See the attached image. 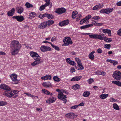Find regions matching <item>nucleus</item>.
<instances>
[{
    "label": "nucleus",
    "instance_id": "nucleus-4",
    "mask_svg": "<svg viewBox=\"0 0 121 121\" xmlns=\"http://www.w3.org/2000/svg\"><path fill=\"white\" fill-rule=\"evenodd\" d=\"M57 97L58 98L60 99H61L63 100V102L65 104L67 102L66 100L67 97L66 95L63 94V92H60L58 94Z\"/></svg>",
    "mask_w": 121,
    "mask_h": 121
},
{
    "label": "nucleus",
    "instance_id": "nucleus-11",
    "mask_svg": "<svg viewBox=\"0 0 121 121\" xmlns=\"http://www.w3.org/2000/svg\"><path fill=\"white\" fill-rule=\"evenodd\" d=\"M40 50L43 52H45L51 51V48L49 47L44 45L40 47Z\"/></svg>",
    "mask_w": 121,
    "mask_h": 121
},
{
    "label": "nucleus",
    "instance_id": "nucleus-44",
    "mask_svg": "<svg viewBox=\"0 0 121 121\" xmlns=\"http://www.w3.org/2000/svg\"><path fill=\"white\" fill-rule=\"evenodd\" d=\"M47 17L49 19H52L54 17L52 14L48 13Z\"/></svg>",
    "mask_w": 121,
    "mask_h": 121
},
{
    "label": "nucleus",
    "instance_id": "nucleus-28",
    "mask_svg": "<svg viewBox=\"0 0 121 121\" xmlns=\"http://www.w3.org/2000/svg\"><path fill=\"white\" fill-rule=\"evenodd\" d=\"M90 93L89 91H85L82 94L83 96L85 97H88L90 95Z\"/></svg>",
    "mask_w": 121,
    "mask_h": 121
},
{
    "label": "nucleus",
    "instance_id": "nucleus-41",
    "mask_svg": "<svg viewBox=\"0 0 121 121\" xmlns=\"http://www.w3.org/2000/svg\"><path fill=\"white\" fill-rule=\"evenodd\" d=\"M51 46L54 49H55L56 50L59 51L60 50V49L56 45H54L52 44V43L51 44Z\"/></svg>",
    "mask_w": 121,
    "mask_h": 121
},
{
    "label": "nucleus",
    "instance_id": "nucleus-61",
    "mask_svg": "<svg viewBox=\"0 0 121 121\" xmlns=\"http://www.w3.org/2000/svg\"><path fill=\"white\" fill-rule=\"evenodd\" d=\"M112 63L114 65H116L117 64L118 62L117 61L114 60H113Z\"/></svg>",
    "mask_w": 121,
    "mask_h": 121
},
{
    "label": "nucleus",
    "instance_id": "nucleus-18",
    "mask_svg": "<svg viewBox=\"0 0 121 121\" xmlns=\"http://www.w3.org/2000/svg\"><path fill=\"white\" fill-rule=\"evenodd\" d=\"M66 60V62L70 65L72 66H74L75 65V62L71 60L70 58H67Z\"/></svg>",
    "mask_w": 121,
    "mask_h": 121
},
{
    "label": "nucleus",
    "instance_id": "nucleus-19",
    "mask_svg": "<svg viewBox=\"0 0 121 121\" xmlns=\"http://www.w3.org/2000/svg\"><path fill=\"white\" fill-rule=\"evenodd\" d=\"M102 31L104 33L108 34L109 36H110L111 35V31L110 30L103 29H102Z\"/></svg>",
    "mask_w": 121,
    "mask_h": 121
},
{
    "label": "nucleus",
    "instance_id": "nucleus-20",
    "mask_svg": "<svg viewBox=\"0 0 121 121\" xmlns=\"http://www.w3.org/2000/svg\"><path fill=\"white\" fill-rule=\"evenodd\" d=\"M15 9L14 8H12L11 10L8 12L7 14L8 16H12L15 12Z\"/></svg>",
    "mask_w": 121,
    "mask_h": 121
},
{
    "label": "nucleus",
    "instance_id": "nucleus-27",
    "mask_svg": "<svg viewBox=\"0 0 121 121\" xmlns=\"http://www.w3.org/2000/svg\"><path fill=\"white\" fill-rule=\"evenodd\" d=\"M82 77L81 76H76L72 78L70 80L71 81H78Z\"/></svg>",
    "mask_w": 121,
    "mask_h": 121
},
{
    "label": "nucleus",
    "instance_id": "nucleus-6",
    "mask_svg": "<svg viewBox=\"0 0 121 121\" xmlns=\"http://www.w3.org/2000/svg\"><path fill=\"white\" fill-rule=\"evenodd\" d=\"M30 55L35 60H40V57L36 52L33 51L31 52L30 53Z\"/></svg>",
    "mask_w": 121,
    "mask_h": 121
},
{
    "label": "nucleus",
    "instance_id": "nucleus-36",
    "mask_svg": "<svg viewBox=\"0 0 121 121\" xmlns=\"http://www.w3.org/2000/svg\"><path fill=\"white\" fill-rule=\"evenodd\" d=\"M113 106L114 109L118 110H119V108L117 104L116 103L114 104Z\"/></svg>",
    "mask_w": 121,
    "mask_h": 121
},
{
    "label": "nucleus",
    "instance_id": "nucleus-43",
    "mask_svg": "<svg viewBox=\"0 0 121 121\" xmlns=\"http://www.w3.org/2000/svg\"><path fill=\"white\" fill-rule=\"evenodd\" d=\"M87 19L85 18L82 19L80 21V24L81 25L83 23L85 22L86 21H87Z\"/></svg>",
    "mask_w": 121,
    "mask_h": 121
},
{
    "label": "nucleus",
    "instance_id": "nucleus-2",
    "mask_svg": "<svg viewBox=\"0 0 121 121\" xmlns=\"http://www.w3.org/2000/svg\"><path fill=\"white\" fill-rule=\"evenodd\" d=\"M82 34L84 35H89L90 37L91 38L98 39L101 40H103L104 38L103 37L104 35L103 33L101 34V35L97 34H92V33H83Z\"/></svg>",
    "mask_w": 121,
    "mask_h": 121
},
{
    "label": "nucleus",
    "instance_id": "nucleus-16",
    "mask_svg": "<svg viewBox=\"0 0 121 121\" xmlns=\"http://www.w3.org/2000/svg\"><path fill=\"white\" fill-rule=\"evenodd\" d=\"M16 9L17 13L20 14L22 13L24 10V8L21 6L17 7Z\"/></svg>",
    "mask_w": 121,
    "mask_h": 121
},
{
    "label": "nucleus",
    "instance_id": "nucleus-60",
    "mask_svg": "<svg viewBox=\"0 0 121 121\" xmlns=\"http://www.w3.org/2000/svg\"><path fill=\"white\" fill-rule=\"evenodd\" d=\"M117 34L118 35L121 36V29L118 30L117 31Z\"/></svg>",
    "mask_w": 121,
    "mask_h": 121
},
{
    "label": "nucleus",
    "instance_id": "nucleus-13",
    "mask_svg": "<svg viewBox=\"0 0 121 121\" xmlns=\"http://www.w3.org/2000/svg\"><path fill=\"white\" fill-rule=\"evenodd\" d=\"M66 11V10L64 8H58L56 9L55 12L59 14H60L65 12Z\"/></svg>",
    "mask_w": 121,
    "mask_h": 121
},
{
    "label": "nucleus",
    "instance_id": "nucleus-49",
    "mask_svg": "<svg viewBox=\"0 0 121 121\" xmlns=\"http://www.w3.org/2000/svg\"><path fill=\"white\" fill-rule=\"evenodd\" d=\"M117 101V99H115L111 97L110 99V102H115Z\"/></svg>",
    "mask_w": 121,
    "mask_h": 121
},
{
    "label": "nucleus",
    "instance_id": "nucleus-34",
    "mask_svg": "<svg viewBox=\"0 0 121 121\" xmlns=\"http://www.w3.org/2000/svg\"><path fill=\"white\" fill-rule=\"evenodd\" d=\"M80 86L78 84H76L73 86V89L74 90L79 89L80 88Z\"/></svg>",
    "mask_w": 121,
    "mask_h": 121
},
{
    "label": "nucleus",
    "instance_id": "nucleus-55",
    "mask_svg": "<svg viewBox=\"0 0 121 121\" xmlns=\"http://www.w3.org/2000/svg\"><path fill=\"white\" fill-rule=\"evenodd\" d=\"M79 106V105H76L70 107V108L71 109H76Z\"/></svg>",
    "mask_w": 121,
    "mask_h": 121
},
{
    "label": "nucleus",
    "instance_id": "nucleus-8",
    "mask_svg": "<svg viewBox=\"0 0 121 121\" xmlns=\"http://www.w3.org/2000/svg\"><path fill=\"white\" fill-rule=\"evenodd\" d=\"M10 77L12 81H14L15 84H18L19 81L17 79V75L15 74H13L10 75Z\"/></svg>",
    "mask_w": 121,
    "mask_h": 121
},
{
    "label": "nucleus",
    "instance_id": "nucleus-29",
    "mask_svg": "<svg viewBox=\"0 0 121 121\" xmlns=\"http://www.w3.org/2000/svg\"><path fill=\"white\" fill-rule=\"evenodd\" d=\"M108 94H102L99 96V97L101 99H106L108 96Z\"/></svg>",
    "mask_w": 121,
    "mask_h": 121
},
{
    "label": "nucleus",
    "instance_id": "nucleus-48",
    "mask_svg": "<svg viewBox=\"0 0 121 121\" xmlns=\"http://www.w3.org/2000/svg\"><path fill=\"white\" fill-rule=\"evenodd\" d=\"M7 104V103L3 101H0V106H4Z\"/></svg>",
    "mask_w": 121,
    "mask_h": 121
},
{
    "label": "nucleus",
    "instance_id": "nucleus-63",
    "mask_svg": "<svg viewBox=\"0 0 121 121\" xmlns=\"http://www.w3.org/2000/svg\"><path fill=\"white\" fill-rule=\"evenodd\" d=\"M56 39V38L54 36L51 39V41L52 42L55 41Z\"/></svg>",
    "mask_w": 121,
    "mask_h": 121
},
{
    "label": "nucleus",
    "instance_id": "nucleus-56",
    "mask_svg": "<svg viewBox=\"0 0 121 121\" xmlns=\"http://www.w3.org/2000/svg\"><path fill=\"white\" fill-rule=\"evenodd\" d=\"M100 18V17L99 16H95L93 17L92 18V19H94L96 20Z\"/></svg>",
    "mask_w": 121,
    "mask_h": 121
},
{
    "label": "nucleus",
    "instance_id": "nucleus-58",
    "mask_svg": "<svg viewBox=\"0 0 121 121\" xmlns=\"http://www.w3.org/2000/svg\"><path fill=\"white\" fill-rule=\"evenodd\" d=\"M92 9L93 10H96L99 9L97 5L94 7Z\"/></svg>",
    "mask_w": 121,
    "mask_h": 121
},
{
    "label": "nucleus",
    "instance_id": "nucleus-52",
    "mask_svg": "<svg viewBox=\"0 0 121 121\" xmlns=\"http://www.w3.org/2000/svg\"><path fill=\"white\" fill-rule=\"evenodd\" d=\"M97 6L98 7V9H100L102 8L104 6V5L102 4H99L97 5Z\"/></svg>",
    "mask_w": 121,
    "mask_h": 121
},
{
    "label": "nucleus",
    "instance_id": "nucleus-54",
    "mask_svg": "<svg viewBox=\"0 0 121 121\" xmlns=\"http://www.w3.org/2000/svg\"><path fill=\"white\" fill-rule=\"evenodd\" d=\"M78 65V66L79 67L80 69L82 70L84 69V67L82 65V63H81V64H80Z\"/></svg>",
    "mask_w": 121,
    "mask_h": 121
},
{
    "label": "nucleus",
    "instance_id": "nucleus-3",
    "mask_svg": "<svg viewBox=\"0 0 121 121\" xmlns=\"http://www.w3.org/2000/svg\"><path fill=\"white\" fill-rule=\"evenodd\" d=\"M112 76L116 80H120L121 79V73L118 71H115L112 75Z\"/></svg>",
    "mask_w": 121,
    "mask_h": 121
},
{
    "label": "nucleus",
    "instance_id": "nucleus-40",
    "mask_svg": "<svg viewBox=\"0 0 121 121\" xmlns=\"http://www.w3.org/2000/svg\"><path fill=\"white\" fill-rule=\"evenodd\" d=\"M24 94L27 95L28 96L32 97L33 98H34L35 97H36L37 98L38 97L37 96H35L34 95H32L31 94L25 92L24 93Z\"/></svg>",
    "mask_w": 121,
    "mask_h": 121
},
{
    "label": "nucleus",
    "instance_id": "nucleus-50",
    "mask_svg": "<svg viewBox=\"0 0 121 121\" xmlns=\"http://www.w3.org/2000/svg\"><path fill=\"white\" fill-rule=\"evenodd\" d=\"M75 59L76 61L77 62L78 65L80 64H81V62L79 58H75Z\"/></svg>",
    "mask_w": 121,
    "mask_h": 121
},
{
    "label": "nucleus",
    "instance_id": "nucleus-17",
    "mask_svg": "<svg viewBox=\"0 0 121 121\" xmlns=\"http://www.w3.org/2000/svg\"><path fill=\"white\" fill-rule=\"evenodd\" d=\"M0 87L3 89L5 90L6 91L10 90L11 89L8 86L4 84H1L0 86Z\"/></svg>",
    "mask_w": 121,
    "mask_h": 121
},
{
    "label": "nucleus",
    "instance_id": "nucleus-45",
    "mask_svg": "<svg viewBox=\"0 0 121 121\" xmlns=\"http://www.w3.org/2000/svg\"><path fill=\"white\" fill-rule=\"evenodd\" d=\"M46 77V80H49L52 78V77L50 75H47L45 76Z\"/></svg>",
    "mask_w": 121,
    "mask_h": 121
},
{
    "label": "nucleus",
    "instance_id": "nucleus-10",
    "mask_svg": "<svg viewBox=\"0 0 121 121\" xmlns=\"http://www.w3.org/2000/svg\"><path fill=\"white\" fill-rule=\"evenodd\" d=\"M12 18L16 19L17 21L20 22H22L25 20L24 17L22 15L15 16L13 17Z\"/></svg>",
    "mask_w": 121,
    "mask_h": 121
},
{
    "label": "nucleus",
    "instance_id": "nucleus-21",
    "mask_svg": "<svg viewBox=\"0 0 121 121\" xmlns=\"http://www.w3.org/2000/svg\"><path fill=\"white\" fill-rule=\"evenodd\" d=\"M28 16V18L30 19L34 18L35 16L36 13L34 12H31L30 13Z\"/></svg>",
    "mask_w": 121,
    "mask_h": 121
},
{
    "label": "nucleus",
    "instance_id": "nucleus-24",
    "mask_svg": "<svg viewBox=\"0 0 121 121\" xmlns=\"http://www.w3.org/2000/svg\"><path fill=\"white\" fill-rule=\"evenodd\" d=\"M74 115V114L73 112H70L67 113L65 115V116L68 118H73Z\"/></svg>",
    "mask_w": 121,
    "mask_h": 121
},
{
    "label": "nucleus",
    "instance_id": "nucleus-33",
    "mask_svg": "<svg viewBox=\"0 0 121 121\" xmlns=\"http://www.w3.org/2000/svg\"><path fill=\"white\" fill-rule=\"evenodd\" d=\"M78 12L77 11H73L72 13V17L73 18H75L77 16Z\"/></svg>",
    "mask_w": 121,
    "mask_h": 121
},
{
    "label": "nucleus",
    "instance_id": "nucleus-59",
    "mask_svg": "<svg viewBox=\"0 0 121 121\" xmlns=\"http://www.w3.org/2000/svg\"><path fill=\"white\" fill-rule=\"evenodd\" d=\"M91 15H89L87 16L85 18L87 19V20L88 21L89 19L91 18Z\"/></svg>",
    "mask_w": 121,
    "mask_h": 121
},
{
    "label": "nucleus",
    "instance_id": "nucleus-51",
    "mask_svg": "<svg viewBox=\"0 0 121 121\" xmlns=\"http://www.w3.org/2000/svg\"><path fill=\"white\" fill-rule=\"evenodd\" d=\"M111 47L110 44H105L104 45V47L107 49H109Z\"/></svg>",
    "mask_w": 121,
    "mask_h": 121
},
{
    "label": "nucleus",
    "instance_id": "nucleus-32",
    "mask_svg": "<svg viewBox=\"0 0 121 121\" xmlns=\"http://www.w3.org/2000/svg\"><path fill=\"white\" fill-rule=\"evenodd\" d=\"M112 83L118 86H121V82L119 81H113L112 82Z\"/></svg>",
    "mask_w": 121,
    "mask_h": 121
},
{
    "label": "nucleus",
    "instance_id": "nucleus-5",
    "mask_svg": "<svg viewBox=\"0 0 121 121\" xmlns=\"http://www.w3.org/2000/svg\"><path fill=\"white\" fill-rule=\"evenodd\" d=\"M63 41L64 43V45L65 46H68L73 43L71 38L68 37H65Z\"/></svg>",
    "mask_w": 121,
    "mask_h": 121
},
{
    "label": "nucleus",
    "instance_id": "nucleus-53",
    "mask_svg": "<svg viewBox=\"0 0 121 121\" xmlns=\"http://www.w3.org/2000/svg\"><path fill=\"white\" fill-rule=\"evenodd\" d=\"M87 82L89 84H91L94 82V80L93 79L90 78L88 80Z\"/></svg>",
    "mask_w": 121,
    "mask_h": 121
},
{
    "label": "nucleus",
    "instance_id": "nucleus-57",
    "mask_svg": "<svg viewBox=\"0 0 121 121\" xmlns=\"http://www.w3.org/2000/svg\"><path fill=\"white\" fill-rule=\"evenodd\" d=\"M112 40L111 38H107L105 39V41L107 42H110L112 41Z\"/></svg>",
    "mask_w": 121,
    "mask_h": 121
},
{
    "label": "nucleus",
    "instance_id": "nucleus-42",
    "mask_svg": "<svg viewBox=\"0 0 121 121\" xmlns=\"http://www.w3.org/2000/svg\"><path fill=\"white\" fill-rule=\"evenodd\" d=\"M47 7L45 4L39 7V10L40 11L43 10Z\"/></svg>",
    "mask_w": 121,
    "mask_h": 121
},
{
    "label": "nucleus",
    "instance_id": "nucleus-23",
    "mask_svg": "<svg viewBox=\"0 0 121 121\" xmlns=\"http://www.w3.org/2000/svg\"><path fill=\"white\" fill-rule=\"evenodd\" d=\"M47 26H50L54 23V21L49 20L48 21H45Z\"/></svg>",
    "mask_w": 121,
    "mask_h": 121
},
{
    "label": "nucleus",
    "instance_id": "nucleus-39",
    "mask_svg": "<svg viewBox=\"0 0 121 121\" xmlns=\"http://www.w3.org/2000/svg\"><path fill=\"white\" fill-rule=\"evenodd\" d=\"M53 79L54 81L57 82H58L60 81V79L58 77L56 76H54L53 78Z\"/></svg>",
    "mask_w": 121,
    "mask_h": 121
},
{
    "label": "nucleus",
    "instance_id": "nucleus-26",
    "mask_svg": "<svg viewBox=\"0 0 121 121\" xmlns=\"http://www.w3.org/2000/svg\"><path fill=\"white\" fill-rule=\"evenodd\" d=\"M18 91L17 90H14L12 91V97L14 98H16L18 95Z\"/></svg>",
    "mask_w": 121,
    "mask_h": 121
},
{
    "label": "nucleus",
    "instance_id": "nucleus-14",
    "mask_svg": "<svg viewBox=\"0 0 121 121\" xmlns=\"http://www.w3.org/2000/svg\"><path fill=\"white\" fill-rule=\"evenodd\" d=\"M69 22V20L67 19L59 22V25L60 26H62L68 25Z\"/></svg>",
    "mask_w": 121,
    "mask_h": 121
},
{
    "label": "nucleus",
    "instance_id": "nucleus-15",
    "mask_svg": "<svg viewBox=\"0 0 121 121\" xmlns=\"http://www.w3.org/2000/svg\"><path fill=\"white\" fill-rule=\"evenodd\" d=\"M47 27L45 21L40 23L38 26V28L40 29H43L46 28Z\"/></svg>",
    "mask_w": 121,
    "mask_h": 121
},
{
    "label": "nucleus",
    "instance_id": "nucleus-38",
    "mask_svg": "<svg viewBox=\"0 0 121 121\" xmlns=\"http://www.w3.org/2000/svg\"><path fill=\"white\" fill-rule=\"evenodd\" d=\"M92 24L94 25L97 26H99L102 25L103 23H99L96 22L94 21L92 22Z\"/></svg>",
    "mask_w": 121,
    "mask_h": 121
},
{
    "label": "nucleus",
    "instance_id": "nucleus-64",
    "mask_svg": "<svg viewBox=\"0 0 121 121\" xmlns=\"http://www.w3.org/2000/svg\"><path fill=\"white\" fill-rule=\"evenodd\" d=\"M117 5L119 6H121V1L118 2L117 3Z\"/></svg>",
    "mask_w": 121,
    "mask_h": 121
},
{
    "label": "nucleus",
    "instance_id": "nucleus-7",
    "mask_svg": "<svg viewBox=\"0 0 121 121\" xmlns=\"http://www.w3.org/2000/svg\"><path fill=\"white\" fill-rule=\"evenodd\" d=\"M113 10V8L111 9L108 8L106 9H102L99 11V12L100 13H105L108 14L112 12Z\"/></svg>",
    "mask_w": 121,
    "mask_h": 121
},
{
    "label": "nucleus",
    "instance_id": "nucleus-37",
    "mask_svg": "<svg viewBox=\"0 0 121 121\" xmlns=\"http://www.w3.org/2000/svg\"><path fill=\"white\" fill-rule=\"evenodd\" d=\"M46 3L44 4L47 6H49L50 8L52 7V4L50 2H45Z\"/></svg>",
    "mask_w": 121,
    "mask_h": 121
},
{
    "label": "nucleus",
    "instance_id": "nucleus-9",
    "mask_svg": "<svg viewBox=\"0 0 121 121\" xmlns=\"http://www.w3.org/2000/svg\"><path fill=\"white\" fill-rule=\"evenodd\" d=\"M12 91L11 89L7 91H5L4 92L3 94L9 98H11L12 97Z\"/></svg>",
    "mask_w": 121,
    "mask_h": 121
},
{
    "label": "nucleus",
    "instance_id": "nucleus-1",
    "mask_svg": "<svg viewBox=\"0 0 121 121\" xmlns=\"http://www.w3.org/2000/svg\"><path fill=\"white\" fill-rule=\"evenodd\" d=\"M11 48V53L12 55L18 54L19 51L22 47L21 45L17 40L12 41L10 44Z\"/></svg>",
    "mask_w": 121,
    "mask_h": 121
},
{
    "label": "nucleus",
    "instance_id": "nucleus-62",
    "mask_svg": "<svg viewBox=\"0 0 121 121\" xmlns=\"http://www.w3.org/2000/svg\"><path fill=\"white\" fill-rule=\"evenodd\" d=\"M98 53H100L102 52V50L100 48H99L97 50Z\"/></svg>",
    "mask_w": 121,
    "mask_h": 121
},
{
    "label": "nucleus",
    "instance_id": "nucleus-31",
    "mask_svg": "<svg viewBox=\"0 0 121 121\" xmlns=\"http://www.w3.org/2000/svg\"><path fill=\"white\" fill-rule=\"evenodd\" d=\"M93 26L92 24H90L82 26L80 28L82 29H84Z\"/></svg>",
    "mask_w": 121,
    "mask_h": 121
},
{
    "label": "nucleus",
    "instance_id": "nucleus-46",
    "mask_svg": "<svg viewBox=\"0 0 121 121\" xmlns=\"http://www.w3.org/2000/svg\"><path fill=\"white\" fill-rule=\"evenodd\" d=\"M42 92L43 93H44L46 95H48L49 91L47 90L46 89L42 90Z\"/></svg>",
    "mask_w": 121,
    "mask_h": 121
},
{
    "label": "nucleus",
    "instance_id": "nucleus-22",
    "mask_svg": "<svg viewBox=\"0 0 121 121\" xmlns=\"http://www.w3.org/2000/svg\"><path fill=\"white\" fill-rule=\"evenodd\" d=\"M95 53V51H93L90 53L88 56L89 58L92 60H93L95 56L93 54Z\"/></svg>",
    "mask_w": 121,
    "mask_h": 121
},
{
    "label": "nucleus",
    "instance_id": "nucleus-25",
    "mask_svg": "<svg viewBox=\"0 0 121 121\" xmlns=\"http://www.w3.org/2000/svg\"><path fill=\"white\" fill-rule=\"evenodd\" d=\"M42 85L44 86L47 87H50L51 86V83L49 82H43Z\"/></svg>",
    "mask_w": 121,
    "mask_h": 121
},
{
    "label": "nucleus",
    "instance_id": "nucleus-35",
    "mask_svg": "<svg viewBox=\"0 0 121 121\" xmlns=\"http://www.w3.org/2000/svg\"><path fill=\"white\" fill-rule=\"evenodd\" d=\"M25 5L27 8H30L33 7V5L32 4H30L28 2H27L26 3Z\"/></svg>",
    "mask_w": 121,
    "mask_h": 121
},
{
    "label": "nucleus",
    "instance_id": "nucleus-12",
    "mask_svg": "<svg viewBox=\"0 0 121 121\" xmlns=\"http://www.w3.org/2000/svg\"><path fill=\"white\" fill-rule=\"evenodd\" d=\"M56 99V98L53 96H51L46 101V102L48 104H51L54 102Z\"/></svg>",
    "mask_w": 121,
    "mask_h": 121
},
{
    "label": "nucleus",
    "instance_id": "nucleus-47",
    "mask_svg": "<svg viewBox=\"0 0 121 121\" xmlns=\"http://www.w3.org/2000/svg\"><path fill=\"white\" fill-rule=\"evenodd\" d=\"M77 16V17L76 18V20L77 21H78L82 17V15L81 14H79Z\"/></svg>",
    "mask_w": 121,
    "mask_h": 121
},
{
    "label": "nucleus",
    "instance_id": "nucleus-30",
    "mask_svg": "<svg viewBox=\"0 0 121 121\" xmlns=\"http://www.w3.org/2000/svg\"><path fill=\"white\" fill-rule=\"evenodd\" d=\"M35 61L33 62L31 64V65L33 66H35L39 64L40 63V60H35Z\"/></svg>",
    "mask_w": 121,
    "mask_h": 121
}]
</instances>
